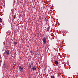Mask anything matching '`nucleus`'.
I'll list each match as a JSON object with an SVG mask.
<instances>
[{
	"mask_svg": "<svg viewBox=\"0 0 78 78\" xmlns=\"http://www.w3.org/2000/svg\"><path fill=\"white\" fill-rule=\"evenodd\" d=\"M2 22V20L0 18V22Z\"/></svg>",
	"mask_w": 78,
	"mask_h": 78,
	"instance_id": "9",
	"label": "nucleus"
},
{
	"mask_svg": "<svg viewBox=\"0 0 78 78\" xmlns=\"http://www.w3.org/2000/svg\"><path fill=\"white\" fill-rule=\"evenodd\" d=\"M51 78H55V76H51Z\"/></svg>",
	"mask_w": 78,
	"mask_h": 78,
	"instance_id": "8",
	"label": "nucleus"
},
{
	"mask_svg": "<svg viewBox=\"0 0 78 78\" xmlns=\"http://www.w3.org/2000/svg\"><path fill=\"white\" fill-rule=\"evenodd\" d=\"M45 22H47V21H48V19L47 18H45V19H44Z\"/></svg>",
	"mask_w": 78,
	"mask_h": 78,
	"instance_id": "5",
	"label": "nucleus"
},
{
	"mask_svg": "<svg viewBox=\"0 0 78 78\" xmlns=\"http://www.w3.org/2000/svg\"><path fill=\"white\" fill-rule=\"evenodd\" d=\"M55 63L56 65L58 64V61H55Z\"/></svg>",
	"mask_w": 78,
	"mask_h": 78,
	"instance_id": "6",
	"label": "nucleus"
},
{
	"mask_svg": "<svg viewBox=\"0 0 78 78\" xmlns=\"http://www.w3.org/2000/svg\"><path fill=\"white\" fill-rule=\"evenodd\" d=\"M31 65H33V63H31Z\"/></svg>",
	"mask_w": 78,
	"mask_h": 78,
	"instance_id": "12",
	"label": "nucleus"
},
{
	"mask_svg": "<svg viewBox=\"0 0 78 78\" xmlns=\"http://www.w3.org/2000/svg\"><path fill=\"white\" fill-rule=\"evenodd\" d=\"M36 67L35 66H34L32 68V69L34 71V70H36Z\"/></svg>",
	"mask_w": 78,
	"mask_h": 78,
	"instance_id": "4",
	"label": "nucleus"
},
{
	"mask_svg": "<svg viewBox=\"0 0 78 78\" xmlns=\"http://www.w3.org/2000/svg\"><path fill=\"white\" fill-rule=\"evenodd\" d=\"M18 67L20 72H23V68L21 67V66H20Z\"/></svg>",
	"mask_w": 78,
	"mask_h": 78,
	"instance_id": "1",
	"label": "nucleus"
},
{
	"mask_svg": "<svg viewBox=\"0 0 78 78\" xmlns=\"http://www.w3.org/2000/svg\"><path fill=\"white\" fill-rule=\"evenodd\" d=\"M29 67H30V69H31V64H30Z\"/></svg>",
	"mask_w": 78,
	"mask_h": 78,
	"instance_id": "10",
	"label": "nucleus"
},
{
	"mask_svg": "<svg viewBox=\"0 0 78 78\" xmlns=\"http://www.w3.org/2000/svg\"><path fill=\"white\" fill-rule=\"evenodd\" d=\"M14 44L15 45H17V42H14Z\"/></svg>",
	"mask_w": 78,
	"mask_h": 78,
	"instance_id": "11",
	"label": "nucleus"
},
{
	"mask_svg": "<svg viewBox=\"0 0 78 78\" xmlns=\"http://www.w3.org/2000/svg\"><path fill=\"white\" fill-rule=\"evenodd\" d=\"M50 28V27H47V31H49V29Z\"/></svg>",
	"mask_w": 78,
	"mask_h": 78,
	"instance_id": "7",
	"label": "nucleus"
},
{
	"mask_svg": "<svg viewBox=\"0 0 78 78\" xmlns=\"http://www.w3.org/2000/svg\"><path fill=\"white\" fill-rule=\"evenodd\" d=\"M43 42L44 44H45L47 43V40L46 39V38L44 37L43 39Z\"/></svg>",
	"mask_w": 78,
	"mask_h": 78,
	"instance_id": "2",
	"label": "nucleus"
},
{
	"mask_svg": "<svg viewBox=\"0 0 78 78\" xmlns=\"http://www.w3.org/2000/svg\"><path fill=\"white\" fill-rule=\"evenodd\" d=\"M5 53H6V55H9V50L5 52Z\"/></svg>",
	"mask_w": 78,
	"mask_h": 78,
	"instance_id": "3",
	"label": "nucleus"
}]
</instances>
